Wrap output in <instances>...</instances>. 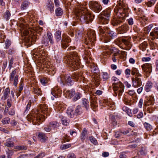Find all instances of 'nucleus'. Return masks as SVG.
Returning <instances> with one entry per match:
<instances>
[{
  "label": "nucleus",
  "mask_w": 158,
  "mask_h": 158,
  "mask_svg": "<svg viewBox=\"0 0 158 158\" xmlns=\"http://www.w3.org/2000/svg\"><path fill=\"white\" fill-rule=\"evenodd\" d=\"M31 90L34 94L38 96H41L42 95V91L40 88L37 87H33L32 88Z\"/></svg>",
  "instance_id": "412c9836"
},
{
  "label": "nucleus",
  "mask_w": 158,
  "mask_h": 158,
  "mask_svg": "<svg viewBox=\"0 0 158 158\" xmlns=\"http://www.w3.org/2000/svg\"><path fill=\"white\" fill-rule=\"evenodd\" d=\"M66 158H76V157L74 153H70L68 154Z\"/></svg>",
  "instance_id": "3c124183"
},
{
  "label": "nucleus",
  "mask_w": 158,
  "mask_h": 158,
  "mask_svg": "<svg viewBox=\"0 0 158 158\" xmlns=\"http://www.w3.org/2000/svg\"><path fill=\"white\" fill-rule=\"evenodd\" d=\"M60 81L61 83L63 85L67 84L69 86L73 84V81L71 80L72 79H74L77 81L78 79L80 80V81L82 80L84 82L85 77L81 73L79 74H73L70 77L69 74L66 75H62L60 76Z\"/></svg>",
  "instance_id": "20e7f679"
},
{
  "label": "nucleus",
  "mask_w": 158,
  "mask_h": 158,
  "mask_svg": "<svg viewBox=\"0 0 158 158\" xmlns=\"http://www.w3.org/2000/svg\"><path fill=\"white\" fill-rule=\"evenodd\" d=\"M102 77L104 81H106L110 78V75L107 73H103Z\"/></svg>",
  "instance_id": "e433bc0d"
},
{
  "label": "nucleus",
  "mask_w": 158,
  "mask_h": 158,
  "mask_svg": "<svg viewBox=\"0 0 158 158\" xmlns=\"http://www.w3.org/2000/svg\"><path fill=\"white\" fill-rule=\"evenodd\" d=\"M15 148L16 149L23 150H26L27 149V146L23 145H18L15 146Z\"/></svg>",
  "instance_id": "58836bf2"
},
{
  "label": "nucleus",
  "mask_w": 158,
  "mask_h": 158,
  "mask_svg": "<svg viewBox=\"0 0 158 158\" xmlns=\"http://www.w3.org/2000/svg\"><path fill=\"white\" fill-rule=\"evenodd\" d=\"M89 139L90 142L94 145H96L98 144V142L97 140L93 136H89Z\"/></svg>",
  "instance_id": "4c0bfd02"
},
{
  "label": "nucleus",
  "mask_w": 158,
  "mask_h": 158,
  "mask_svg": "<svg viewBox=\"0 0 158 158\" xmlns=\"http://www.w3.org/2000/svg\"><path fill=\"white\" fill-rule=\"evenodd\" d=\"M131 71V70L130 69H127L125 70V73L126 75H128V76H130Z\"/></svg>",
  "instance_id": "0e129e2a"
},
{
  "label": "nucleus",
  "mask_w": 158,
  "mask_h": 158,
  "mask_svg": "<svg viewBox=\"0 0 158 158\" xmlns=\"http://www.w3.org/2000/svg\"><path fill=\"white\" fill-rule=\"evenodd\" d=\"M61 121L63 124L66 126L69 124V122L65 117H63L61 118Z\"/></svg>",
  "instance_id": "ea45409f"
},
{
  "label": "nucleus",
  "mask_w": 158,
  "mask_h": 158,
  "mask_svg": "<svg viewBox=\"0 0 158 158\" xmlns=\"http://www.w3.org/2000/svg\"><path fill=\"white\" fill-rule=\"evenodd\" d=\"M84 53L85 55L89 56L91 54V52L90 50H89V49H86L84 50Z\"/></svg>",
  "instance_id": "bf43d9fd"
},
{
  "label": "nucleus",
  "mask_w": 158,
  "mask_h": 158,
  "mask_svg": "<svg viewBox=\"0 0 158 158\" xmlns=\"http://www.w3.org/2000/svg\"><path fill=\"white\" fill-rule=\"evenodd\" d=\"M98 29L100 33V39L103 42L105 43L108 42L110 41L111 38L113 39L116 36V33L110 30L107 33L109 35V36L105 33V32L103 29L101 28L100 27H99Z\"/></svg>",
  "instance_id": "39448f33"
},
{
  "label": "nucleus",
  "mask_w": 158,
  "mask_h": 158,
  "mask_svg": "<svg viewBox=\"0 0 158 158\" xmlns=\"http://www.w3.org/2000/svg\"><path fill=\"white\" fill-rule=\"evenodd\" d=\"M152 83L151 81H148L145 86V90L147 92H149L152 88Z\"/></svg>",
  "instance_id": "5701e85b"
},
{
  "label": "nucleus",
  "mask_w": 158,
  "mask_h": 158,
  "mask_svg": "<svg viewBox=\"0 0 158 158\" xmlns=\"http://www.w3.org/2000/svg\"><path fill=\"white\" fill-rule=\"evenodd\" d=\"M75 92L73 89H71V90L67 91L66 92L67 95L70 98H71L74 96V94H75Z\"/></svg>",
  "instance_id": "473e14b6"
},
{
  "label": "nucleus",
  "mask_w": 158,
  "mask_h": 158,
  "mask_svg": "<svg viewBox=\"0 0 158 158\" xmlns=\"http://www.w3.org/2000/svg\"><path fill=\"white\" fill-rule=\"evenodd\" d=\"M67 65L72 71L76 70L80 65V61L77 53L75 51L71 52L66 57Z\"/></svg>",
  "instance_id": "f03ea898"
},
{
  "label": "nucleus",
  "mask_w": 158,
  "mask_h": 158,
  "mask_svg": "<svg viewBox=\"0 0 158 158\" xmlns=\"http://www.w3.org/2000/svg\"><path fill=\"white\" fill-rule=\"evenodd\" d=\"M49 126L52 129L55 130L56 129L60 126V123L56 121H52L49 123Z\"/></svg>",
  "instance_id": "aec40b11"
},
{
  "label": "nucleus",
  "mask_w": 158,
  "mask_h": 158,
  "mask_svg": "<svg viewBox=\"0 0 158 158\" xmlns=\"http://www.w3.org/2000/svg\"><path fill=\"white\" fill-rule=\"evenodd\" d=\"M143 102V99L142 98H141L139 100V104H138L140 108H142V106Z\"/></svg>",
  "instance_id": "69168bd1"
},
{
  "label": "nucleus",
  "mask_w": 158,
  "mask_h": 158,
  "mask_svg": "<svg viewBox=\"0 0 158 158\" xmlns=\"http://www.w3.org/2000/svg\"><path fill=\"white\" fill-rule=\"evenodd\" d=\"M61 91L58 88H54L52 89L51 93L53 96L56 98L60 96Z\"/></svg>",
  "instance_id": "2eb2a0df"
},
{
  "label": "nucleus",
  "mask_w": 158,
  "mask_h": 158,
  "mask_svg": "<svg viewBox=\"0 0 158 158\" xmlns=\"http://www.w3.org/2000/svg\"><path fill=\"white\" fill-rule=\"evenodd\" d=\"M111 24L114 26H120L122 23L121 18H114L111 21Z\"/></svg>",
  "instance_id": "dca6fc26"
},
{
  "label": "nucleus",
  "mask_w": 158,
  "mask_h": 158,
  "mask_svg": "<svg viewBox=\"0 0 158 158\" xmlns=\"http://www.w3.org/2000/svg\"><path fill=\"white\" fill-rule=\"evenodd\" d=\"M40 81L42 84L45 85L47 82L44 78H42L40 79Z\"/></svg>",
  "instance_id": "338daca9"
},
{
  "label": "nucleus",
  "mask_w": 158,
  "mask_h": 158,
  "mask_svg": "<svg viewBox=\"0 0 158 158\" xmlns=\"http://www.w3.org/2000/svg\"><path fill=\"white\" fill-rule=\"evenodd\" d=\"M89 5L91 10L97 13L100 12L102 8V6L96 1L89 2Z\"/></svg>",
  "instance_id": "9d476101"
},
{
  "label": "nucleus",
  "mask_w": 158,
  "mask_h": 158,
  "mask_svg": "<svg viewBox=\"0 0 158 158\" xmlns=\"http://www.w3.org/2000/svg\"><path fill=\"white\" fill-rule=\"evenodd\" d=\"M77 11V18L81 22L87 23L89 21L91 22L94 16L92 17V15L89 13L85 7L80 6Z\"/></svg>",
  "instance_id": "7ed1b4c3"
},
{
  "label": "nucleus",
  "mask_w": 158,
  "mask_h": 158,
  "mask_svg": "<svg viewBox=\"0 0 158 158\" xmlns=\"http://www.w3.org/2000/svg\"><path fill=\"white\" fill-rule=\"evenodd\" d=\"M19 23L21 24V26H23V25H24V23H25V20L22 18H20L19 19Z\"/></svg>",
  "instance_id": "4d7b16f0"
},
{
  "label": "nucleus",
  "mask_w": 158,
  "mask_h": 158,
  "mask_svg": "<svg viewBox=\"0 0 158 158\" xmlns=\"http://www.w3.org/2000/svg\"><path fill=\"white\" fill-rule=\"evenodd\" d=\"M91 106L92 107L94 111H96V108L98 106V103L96 101L97 98L95 97L93 98H91Z\"/></svg>",
  "instance_id": "6ab92c4d"
},
{
  "label": "nucleus",
  "mask_w": 158,
  "mask_h": 158,
  "mask_svg": "<svg viewBox=\"0 0 158 158\" xmlns=\"http://www.w3.org/2000/svg\"><path fill=\"white\" fill-rule=\"evenodd\" d=\"M143 114L142 112H140L137 115V117L138 118H140L143 117Z\"/></svg>",
  "instance_id": "774afa93"
},
{
  "label": "nucleus",
  "mask_w": 158,
  "mask_h": 158,
  "mask_svg": "<svg viewBox=\"0 0 158 158\" xmlns=\"http://www.w3.org/2000/svg\"><path fill=\"white\" fill-rule=\"evenodd\" d=\"M54 2L56 7H58L60 6V2L59 0H54Z\"/></svg>",
  "instance_id": "052dcab7"
},
{
  "label": "nucleus",
  "mask_w": 158,
  "mask_h": 158,
  "mask_svg": "<svg viewBox=\"0 0 158 158\" xmlns=\"http://www.w3.org/2000/svg\"><path fill=\"white\" fill-rule=\"evenodd\" d=\"M140 153L141 155H145L147 152L146 151V148H142L141 149V150L139 152Z\"/></svg>",
  "instance_id": "5fc2aeb1"
},
{
  "label": "nucleus",
  "mask_w": 158,
  "mask_h": 158,
  "mask_svg": "<svg viewBox=\"0 0 158 158\" xmlns=\"http://www.w3.org/2000/svg\"><path fill=\"white\" fill-rule=\"evenodd\" d=\"M103 30L105 32L108 33V31H109L110 30V28L106 26H105L103 27Z\"/></svg>",
  "instance_id": "e2e57ef3"
},
{
  "label": "nucleus",
  "mask_w": 158,
  "mask_h": 158,
  "mask_svg": "<svg viewBox=\"0 0 158 158\" xmlns=\"http://www.w3.org/2000/svg\"><path fill=\"white\" fill-rule=\"evenodd\" d=\"M5 48L6 49H7L11 44V41L8 39H6L5 42Z\"/></svg>",
  "instance_id": "a18cd8bd"
},
{
  "label": "nucleus",
  "mask_w": 158,
  "mask_h": 158,
  "mask_svg": "<svg viewBox=\"0 0 158 158\" xmlns=\"http://www.w3.org/2000/svg\"><path fill=\"white\" fill-rule=\"evenodd\" d=\"M47 37L50 42V43L52 45L54 42L53 39V36L52 34L49 31L47 33Z\"/></svg>",
  "instance_id": "c756f323"
},
{
  "label": "nucleus",
  "mask_w": 158,
  "mask_h": 158,
  "mask_svg": "<svg viewBox=\"0 0 158 158\" xmlns=\"http://www.w3.org/2000/svg\"><path fill=\"white\" fill-rule=\"evenodd\" d=\"M70 37L68 36H65L62 38L61 42V46L64 49H65L69 46V43L71 42Z\"/></svg>",
  "instance_id": "ddd939ff"
},
{
  "label": "nucleus",
  "mask_w": 158,
  "mask_h": 158,
  "mask_svg": "<svg viewBox=\"0 0 158 158\" xmlns=\"http://www.w3.org/2000/svg\"><path fill=\"white\" fill-rule=\"evenodd\" d=\"M126 154V152H122L119 155V157L120 158H126L127 157Z\"/></svg>",
  "instance_id": "13d9d810"
},
{
  "label": "nucleus",
  "mask_w": 158,
  "mask_h": 158,
  "mask_svg": "<svg viewBox=\"0 0 158 158\" xmlns=\"http://www.w3.org/2000/svg\"><path fill=\"white\" fill-rule=\"evenodd\" d=\"M141 77H134L131 78V84L132 86L135 88H138L142 85Z\"/></svg>",
  "instance_id": "9b49d317"
},
{
  "label": "nucleus",
  "mask_w": 158,
  "mask_h": 158,
  "mask_svg": "<svg viewBox=\"0 0 158 158\" xmlns=\"http://www.w3.org/2000/svg\"><path fill=\"white\" fill-rule=\"evenodd\" d=\"M147 5L149 7H151L155 3L156 0H148Z\"/></svg>",
  "instance_id": "de8ad7c7"
},
{
  "label": "nucleus",
  "mask_w": 158,
  "mask_h": 158,
  "mask_svg": "<svg viewBox=\"0 0 158 158\" xmlns=\"http://www.w3.org/2000/svg\"><path fill=\"white\" fill-rule=\"evenodd\" d=\"M112 80L114 82L113 83V89L115 92L116 95L118 94L119 96L122 95L123 91L124 85L117 78L113 77L112 78Z\"/></svg>",
  "instance_id": "0eeeda50"
},
{
  "label": "nucleus",
  "mask_w": 158,
  "mask_h": 158,
  "mask_svg": "<svg viewBox=\"0 0 158 158\" xmlns=\"http://www.w3.org/2000/svg\"><path fill=\"white\" fill-rule=\"evenodd\" d=\"M63 11L62 9L59 7H58L55 10V14L57 16H61L62 15Z\"/></svg>",
  "instance_id": "c85d7f7f"
},
{
  "label": "nucleus",
  "mask_w": 158,
  "mask_h": 158,
  "mask_svg": "<svg viewBox=\"0 0 158 158\" xmlns=\"http://www.w3.org/2000/svg\"><path fill=\"white\" fill-rule=\"evenodd\" d=\"M150 35L155 38H158V27L155 28L152 32L150 33Z\"/></svg>",
  "instance_id": "cd10ccee"
},
{
  "label": "nucleus",
  "mask_w": 158,
  "mask_h": 158,
  "mask_svg": "<svg viewBox=\"0 0 158 158\" xmlns=\"http://www.w3.org/2000/svg\"><path fill=\"white\" fill-rule=\"evenodd\" d=\"M38 138L41 141L44 142L46 140L47 137L45 135L44 133L40 132L38 134Z\"/></svg>",
  "instance_id": "a878e982"
},
{
  "label": "nucleus",
  "mask_w": 158,
  "mask_h": 158,
  "mask_svg": "<svg viewBox=\"0 0 158 158\" xmlns=\"http://www.w3.org/2000/svg\"><path fill=\"white\" fill-rule=\"evenodd\" d=\"M142 70L145 72L150 73L152 71V66L151 64H145L141 66Z\"/></svg>",
  "instance_id": "4468645a"
},
{
  "label": "nucleus",
  "mask_w": 158,
  "mask_h": 158,
  "mask_svg": "<svg viewBox=\"0 0 158 158\" xmlns=\"http://www.w3.org/2000/svg\"><path fill=\"white\" fill-rule=\"evenodd\" d=\"M74 97L73 98V99L74 101H76L77 100L79 99L81 97V94L79 92H77L76 93H75V94L74 95Z\"/></svg>",
  "instance_id": "72a5a7b5"
},
{
  "label": "nucleus",
  "mask_w": 158,
  "mask_h": 158,
  "mask_svg": "<svg viewBox=\"0 0 158 158\" xmlns=\"http://www.w3.org/2000/svg\"><path fill=\"white\" fill-rule=\"evenodd\" d=\"M5 146L8 147H12L14 145V142L10 140H7L6 142L5 143Z\"/></svg>",
  "instance_id": "f704fd0d"
},
{
  "label": "nucleus",
  "mask_w": 158,
  "mask_h": 158,
  "mask_svg": "<svg viewBox=\"0 0 158 158\" xmlns=\"http://www.w3.org/2000/svg\"><path fill=\"white\" fill-rule=\"evenodd\" d=\"M14 59L13 57H12L10 59L9 62V65L8 68L10 69L12 67V64L13 63Z\"/></svg>",
  "instance_id": "6e6d98bb"
},
{
  "label": "nucleus",
  "mask_w": 158,
  "mask_h": 158,
  "mask_svg": "<svg viewBox=\"0 0 158 158\" xmlns=\"http://www.w3.org/2000/svg\"><path fill=\"white\" fill-rule=\"evenodd\" d=\"M123 101L124 103L127 105H131V101L130 100L125 98L123 99Z\"/></svg>",
  "instance_id": "603ef678"
},
{
  "label": "nucleus",
  "mask_w": 158,
  "mask_h": 158,
  "mask_svg": "<svg viewBox=\"0 0 158 158\" xmlns=\"http://www.w3.org/2000/svg\"><path fill=\"white\" fill-rule=\"evenodd\" d=\"M131 74L132 75H135L134 77H142V75L139 73L138 69L134 67L132 68L131 70Z\"/></svg>",
  "instance_id": "4be33fe9"
},
{
  "label": "nucleus",
  "mask_w": 158,
  "mask_h": 158,
  "mask_svg": "<svg viewBox=\"0 0 158 158\" xmlns=\"http://www.w3.org/2000/svg\"><path fill=\"white\" fill-rule=\"evenodd\" d=\"M16 69L13 71L11 73H10V81H13V85L17 87L18 83V79L19 78V76L17 75H16Z\"/></svg>",
  "instance_id": "f8f14e48"
},
{
  "label": "nucleus",
  "mask_w": 158,
  "mask_h": 158,
  "mask_svg": "<svg viewBox=\"0 0 158 158\" xmlns=\"http://www.w3.org/2000/svg\"><path fill=\"white\" fill-rule=\"evenodd\" d=\"M116 7L115 9H117V13L120 14L123 17L128 16L129 9L127 5L123 2L121 0L118 1Z\"/></svg>",
  "instance_id": "423d86ee"
},
{
  "label": "nucleus",
  "mask_w": 158,
  "mask_h": 158,
  "mask_svg": "<svg viewBox=\"0 0 158 158\" xmlns=\"http://www.w3.org/2000/svg\"><path fill=\"white\" fill-rule=\"evenodd\" d=\"M111 10L110 8L106 9L100 13L99 16V22L102 24L108 23L110 15Z\"/></svg>",
  "instance_id": "6e6552de"
},
{
  "label": "nucleus",
  "mask_w": 158,
  "mask_h": 158,
  "mask_svg": "<svg viewBox=\"0 0 158 158\" xmlns=\"http://www.w3.org/2000/svg\"><path fill=\"white\" fill-rule=\"evenodd\" d=\"M121 26H120L118 28V30L122 31V33H124L125 32V29L126 27L124 25H122V24L120 25Z\"/></svg>",
  "instance_id": "49530a36"
},
{
  "label": "nucleus",
  "mask_w": 158,
  "mask_h": 158,
  "mask_svg": "<svg viewBox=\"0 0 158 158\" xmlns=\"http://www.w3.org/2000/svg\"><path fill=\"white\" fill-rule=\"evenodd\" d=\"M82 103L86 110H88L89 107V102L88 100L85 98H83L82 100Z\"/></svg>",
  "instance_id": "7c9ffc66"
},
{
  "label": "nucleus",
  "mask_w": 158,
  "mask_h": 158,
  "mask_svg": "<svg viewBox=\"0 0 158 158\" xmlns=\"http://www.w3.org/2000/svg\"><path fill=\"white\" fill-rule=\"evenodd\" d=\"M127 20L129 25H132L133 24L134 22L133 19H132V18H130L128 19Z\"/></svg>",
  "instance_id": "680f3d73"
},
{
  "label": "nucleus",
  "mask_w": 158,
  "mask_h": 158,
  "mask_svg": "<svg viewBox=\"0 0 158 158\" xmlns=\"http://www.w3.org/2000/svg\"><path fill=\"white\" fill-rule=\"evenodd\" d=\"M45 155V154L44 152H42L39 154L34 158H42L44 157Z\"/></svg>",
  "instance_id": "864d4df0"
},
{
  "label": "nucleus",
  "mask_w": 158,
  "mask_h": 158,
  "mask_svg": "<svg viewBox=\"0 0 158 158\" xmlns=\"http://www.w3.org/2000/svg\"><path fill=\"white\" fill-rule=\"evenodd\" d=\"M10 119L9 118H6L3 119L2 121V124L4 125L7 124L10 122Z\"/></svg>",
  "instance_id": "37998d69"
},
{
  "label": "nucleus",
  "mask_w": 158,
  "mask_h": 158,
  "mask_svg": "<svg viewBox=\"0 0 158 158\" xmlns=\"http://www.w3.org/2000/svg\"><path fill=\"white\" fill-rule=\"evenodd\" d=\"M75 112L76 115L81 114L82 112V110L81 106H78L75 110Z\"/></svg>",
  "instance_id": "2f4dec72"
},
{
  "label": "nucleus",
  "mask_w": 158,
  "mask_h": 158,
  "mask_svg": "<svg viewBox=\"0 0 158 158\" xmlns=\"http://www.w3.org/2000/svg\"><path fill=\"white\" fill-rule=\"evenodd\" d=\"M148 106L152 105L154 104V99L153 98H151L147 102Z\"/></svg>",
  "instance_id": "8fccbe9b"
},
{
  "label": "nucleus",
  "mask_w": 158,
  "mask_h": 158,
  "mask_svg": "<svg viewBox=\"0 0 158 158\" xmlns=\"http://www.w3.org/2000/svg\"><path fill=\"white\" fill-rule=\"evenodd\" d=\"M47 6L48 9L51 12L54 11V5L53 3L51 1L48 0L47 4Z\"/></svg>",
  "instance_id": "b1692460"
},
{
  "label": "nucleus",
  "mask_w": 158,
  "mask_h": 158,
  "mask_svg": "<svg viewBox=\"0 0 158 158\" xmlns=\"http://www.w3.org/2000/svg\"><path fill=\"white\" fill-rule=\"evenodd\" d=\"M144 125L145 127L148 131H150L152 128V126L148 123H145L144 124Z\"/></svg>",
  "instance_id": "c03bdc74"
},
{
  "label": "nucleus",
  "mask_w": 158,
  "mask_h": 158,
  "mask_svg": "<svg viewBox=\"0 0 158 158\" xmlns=\"http://www.w3.org/2000/svg\"><path fill=\"white\" fill-rule=\"evenodd\" d=\"M88 39L85 38L84 42L87 45H92L96 40L95 31L91 30L88 32Z\"/></svg>",
  "instance_id": "1a4fd4ad"
},
{
  "label": "nucleus",
  "mask_w": 158,
  "mask_h": 158,
  "mask_svg": "<svg viewBox=\"0 0 158 158\" xmlns=\"http://www.w3.org/2000/svg\"><path fill=\"white\" fill-rule=\"evenodd\" d=\"M10 13L8 10H6L4 14V17L6 20H8L10 18Z\"/></svg>",
  "instance_id": "a19ab883"
},
{
  "label": "nucleus",
  "mask_w": 158,
  "mask_h": 158,
  "mask_svg": "<svg viewBox=\"0 0 158 158\" xmlns=\"http://www.w3.org/2000/svg\"><path fill=\"white\" fill-rule=\"evenodd\" d=\"M28 5V2L27 1H24L22 4L21 9L22 10H23L26 9Z\"/></svg>",
  "instance_id": "c9c22d12"
},
{
  "label": "nucleus",
  "mask_w": 158,
  "mask_h": 158,
  "mask_svg": "<svg viewBox=\"0 0 158 158\" xmlns=\"http://www.w3.org/2000/svg\"><path fill=\"white\" fill-rule=\"evenodd\" d=\"M10 90L8 88L6 89L4 91L3 96L2 98V99L5 100L6 99L8 95L10 94Z\"/></svg>",
  "instance_id": "bb28decb"
},
{
  "label": "nucleus",
  "mask_w": 158,
  "mask_h": 158,
  "mask_svg": "<svg viewBox=\"0 0 158 158\" xmlns=\"http://www.w3.org/2000/svg\"><path fill=\"white\" fill-rule=\"evenodd\" d=\"M48 106L46 104H41L39 106V110L36 111V113L33 115H29L28 116V119H30L34 125H40L42 122L44 121L45 119V116L40 113H43V114H46V116L49 115L48 112Z\"/></svg>",
  "instance_id": "f257e3e1"
},
{
  "label": "nucleus",
  "mask_w": 158,
  "mask_h": 158,
  "mask_svg": "<svg viewBox=\"0 0 158 158\" xmlns=\"http://www.w3.org/2000/svg\"><path fill=\"white\" fill-rule=\"evenodd\" d=\"M73 107L70 106L69 107L67 110V113L69 117L71 118H73L74 115H76L75 111Z\"/></svg>",
  "instance_id": "a211bd4d"
},
{
  "label": "nucleus",
  "mask_w": 158,
  "mask_h": 158,
  "mask_svg": "<svg viewBox=\"0 0 158 158\" xmlns=\"http://www.w3.org/2000/svg\"><path fill=\"white\" fill-rule=\"evenodd\" d=\"M61 31L58 30L56 31L55 34V38L57 42L60 41L61 39Z\"/></svg>",
  "instance_id": "393cba45"
},
{
  "label": "nucleus",
  "mask_w": 158,
  "mask_h": 158,
  "mask_svg": "<svg viewBox=\"0 0 158 158\" xmlns=\"http://www.w3.org/2000/svg\"><path fill=\"white\" fill-rule=\"evenodd\" d=\"M71 146V144H64L61 145L60 147V148L62 150H64L70 147Z\"/></svg>",
  "instance_id": "79ce46f5"
},
{
  "label": "nucleus",
  "mask_w": 158,
  "mask_h": 158,
  "mask_svg": "<svg viewBox=\"0 0 158 158\" xmlns=\"http://www.w3.org/2000/svg\"><path fill=\"white\" fill-rule=\"evenodd\" d=\"M44 129L45 131L47 132H49L51 131V129H52L51 127H50L49 124L44 127Z\"/></svg>",
  "instance_id": "09e8293b"
},
{
  "label": "nucleus",
  "mask_w": 158,
  "mask_h": 158,
  "mask_svg": "<svg viewBox=\"0 0 158 158\" xmlns=\"http://www.w3.org/2000/svg\"><path fill=\"white\" fill-rule=\"evenodd\" d=\"M88 131L86 128L83 129L81 132L80 138L82 143L84 142V140L87 138Z\"/></svg>",
  "instance_id": "f3484780"
}]
</instances>
